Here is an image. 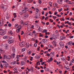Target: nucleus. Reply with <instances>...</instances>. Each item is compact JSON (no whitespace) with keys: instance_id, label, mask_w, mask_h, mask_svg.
I'll return each mask as SVG.
<instances>
[{"instance_id":"obj_1","label":"nucleus","mask_w":74,"mask_h":74,"mask_svg":"<svg viewBox=\"0 0 74 74\" xmlns=\"http://www.w3.org/2000/svg\"><path fill=\"white\" fill-rule=\"evenodd\" d=\"M28 8L26 7H25L24 8V10H22V11L23 13H25L27 12V11H28Z\"/></svg>"},{"instance_id":"obj_2","label":"nucleus","mask_w":74,"mask_h":74,"mask_svg":"<svg viewBox=\"0 0 74 74\" xmlns=\"http://www.w3.org/2000/svg\"><path fill=\"white\" fill-rule=\"evenodd\" d=\"M4 31L2 29H0V35H1V36H4Z\"/></svg>"},{"instance_id":"obj_3","label":"nucleus","mask_w":74,"mask_h":74,"mask_svg":"<svg viewBox=\"0 0 74 74\" xmlns=\"http://www.w3.org/2000/svg\"><path fill=\"white\" fill-rule=\"evenodd\" d=\"M8 40H9V41L8 42L9 43V44H11V43H12V42H14V40H12V39L11 38H9L8 39Z\"/></svg>"},{"instance_id":"obj_4","label":"nucleus","mask_w":74,"mask_h":74,"mask_svg":"<svg viewBox=\"0 0 74 74\" xmlns=\"http://www.w3.org/2000/svg\"><path fill=\"white\" fill-rule=\"evenodd\" d=\"M60 45L62 48H63L64 47V44L63 42H60Z\"/></svg>"},{"instance_id":"obj_5","label":"nucleus","mask_w":74,"mask_h":74,"mask_svg":"<svg viewBox=\"0 0 74 74\" xmlns=\"http://www.w3.org/2000/svg\"><path fill=\"white\" fill-rule=\"evenodd\" d=\"M19 27H20V28H19L18 29H16V31L17 33H19V32H20V29H21V28H22V27L21 25L19 26Z\"/></svg>"},{"instance_id":"obj_6","label":"nucleus","mask_w":74,"mask_h":74,"mask_svg":"<svg viewBox=\"0 0 74 74\" xmlns=\"http://www.w3.org/2000/svg\"><path fill=\"white\" fill-rule=\"evenodd\" d=\"M19 45L21 47H23V46H25V44L23 42H21L19 43Z\"/></svg>"},{"instance_id":"obj_7","label":"nucleus","mask_w":74,"mask_h":74,"mask_svg":"<svg viewBox=\"0 0 74 74\" xmlns=\"http://www.w3.org/2000/svg\"><path fill=\"white\" fill-rule=\"evenodd\" d=\"M24 17L25 18H27L28 17V16H29V14L28 13H26L24 14Z\"/></svg>"},{"instance_id":"obj_8","label":"nucleus","mask_w":74,"mask_h":74,"mask_svg":"<svg viewBox=\"0 0 74 74\" xmlns=\"http://www.w3.org/2000/svg\"><path fill=\"white\" fill-rule=\"evenodd\" d=\"M29 25H27V27H28V29L27 30L28 31V32H30V30H31V26H30L29 27Z\"/></svg>"},{"instance_id":"obj_9","label":"nucleus","mask_w":74,"mask_h":74,"mask_svg":"<svg viewBox=\"0 0 74 74\" xmlns=\"http://www.w3.org/2000/svg\"><path fill=\"white\" fill-rule=\"evenodd\" d=\"M55 54V53L53 52H51V53L50 55L51 57H53V54Z\"/></svg>"},{"instance_id":"obj_10","label":"nucleus","mask_w":74,"mask_h":74,"mask_svg":"<svg viewBox=\"0 0 74 74\" xmlns=\"http://www.w3.org/2000/svg\"><path fill=\"white\" fill-rule=\"evenodd\" d=\"M25 62L23 61L21 62V66H23V65H25Z\"/></svg>"},{"instance_id":"obj_11","label":"nucleus","mask_w":74,"mask_h":74,"mask_svg":"<svg viewBox=\"0 0 74 74\" xmlns=\"http://www.w3.org/2000/svg\"><path fill=\"white\" fill-rule=\"evenodd\" d=\"M0 26H3V21H1L0 23Z\"/></svg>"},{"instance_id":"obj_12","label":"nucleus","mask_w":74,"mask_h":74,"mask_svg":"<svg viewBox=\"0 0 74 74\" xmlns=\"http://www.w3.org/2000/svg\"><path fill=\"white\" fill-rule=\"evenodd\" d=\"M3 66L5 67H8V66H9V65L8 64H3Z\"/></svg>"},{"instance_id":"obj_13","label":"nucleus","mask_w":74,"mask_h":74,"mask_svg":"<svg viewBox=\"0 0 74 74\" xmlns=\"http://www.w3.org/2000/svg\"><path fill=\"white\" fill-rule=\"evenodd\" d=\"M72 44V42L71 41L66 43V45H71Z\"/></svg>"},{"instance_id":"obj_14","label":"nucleus","mask_w":74,"mask_h":74,"mask_svg":"<svg viewBox=\"0 0 74 74\" xmlns=\"http://www.w3.org/2000/svg\"><path fill=\"white\" fill-rule=\"evenodd\" d=\"M56 42L55 41H54L53 43V44L54 46V47H56Z\"/></svg>"},{"instance_id":"obj_15","label":"nucleus","mask_w":74,"mask_h":74,"mask_svg":"<svg viewBox=\"0 0 74 74\" xmlns=\"http://www.w3.org/2000/svg\"><path fill=\"white\" fill-rule=\"evenodd\" d=\"M65 38L63 36H61L60 38V40H63V39H64Z\"/></svg>"},{"instance_id":"obj_16","label":"nucleus","mask_w":74,"mask_h":74,"mask_svg":"<svg viewBox=\"0 0 74 74\" xmlns=\"http://www.w3.org/2000/svg\"><path fill=\"white\" fill-rule=\"evenodd\" d=\"M15 27V28H20V27H19V26H18V24H16Z\"/></svg>"},{"instance_id":"obj_17","label":"nucleus","mask_w":74,"mask_h":74,"mask_svg":"<svg viewBox=\"0 0 74 74\" xmlns=\"http://www.w3.org/2000/svg\"><path fill=\"white\" fill-rule=\"evenodd\" d=\"M27 52L28 55H30L31 54V52H31V51H30V50H28L27 51Z\"/></svg>"},{"instance_id":"obj_18","label":"nucleus","mask_w":74,"mask_h":74,"mask_svg":"<svg viewBox=\"0 0 74 74\" xmlns=\"http://www.w3.org/2000/svg\"><path fill=\"white\" fill-rule=\"evenodd\" d=\"M15 54L14 53H13L12 54V57H13V58H14L15 57Z\"/></svg>"},{"instance_id":"obj_19","label":"nucleus","mask_w":74,"mask_h":74,"mask_svg":"<svg viewBox=\"0 0 74 74\" xmlns=\"http://www.w3.org/2000/svg\"><path fill=\"white\" fill-rule=\"evenodd\" d=\"M21 24V25H22V26H24V24L23 23V21H20Z\"/></svg>"},{"instance_id":"obj_20","label":"nucleus","mask_w":74,"mask_h":74,"mask_svg":"<svg viewBox=\"0 0 74 74\" xmlns=\"http://www.w3.org/2000/svg\"><path fill=\"white\" fill-rule=\"evenodd\" d=\"M12 51H13V52L14 53H15V49L13 47L12 48Z\"/></svg>"},{"instance_id":"obj_21","label":"nucleus","mask_w":74,"mask_h":74,"mask_svg":"<svg viewBox=\"0 0 74 74\" xmlns=\"http://www.w3.org/2000/svg\"><path fill=\"white\" fill-rule=\"evenodd\" d=\"M9 34H10V35H12V34H13L12 32L11 31H9Z\"/></svg>"},{"instance_id":"obj_22","label":"nucleus","mask_w":74,"mask_h":74,"mask_svg":"<svg viewBox=\"0 0 74 74\" xmlns=\"http://www.w3.org/2000/svg\"><path fill=\"white\" fill-rule=\"evenodd\" d=\"M29 46V43H27L26 45V48H28Z\"/></svg>"},{"instance_id":"obj_23","label":"nucleus","mask_w":74,"mask_h":74,"mask_svg":"<svg viewBox=\"0 0 74 74\" xmlns=\"http://www.w3.org/2000/svg\"><path fill=\"white\" fill-rule=\"evenodd\" d=\"M7 55H4V56H3V59H7Z\"/></svg>"},{"instance_id":"obj_24","label":"nucleus","mask_w":74,"mask_h":74,"mask_svg":"<svg viewBox=\"0 0 74 74\" xmlns=\"http://www.w3.org/2000/svg\"><path fill=\"white\" fill-rule=\"evenodd\" d=\"M61 59L63 60V61H65V60H66V58H61Z\"/></svg>"},{"instance_id":"obj_25","label":"nucleus","mask_w":74,"mask_h":74,"mask_svg":"<svg viewBox=\"0 0 74 74\" xmlns=\"http://www.w3.org/2000/svg\"><path fill=\"white\" fill-rule=\"evenodd\" d=\"M14 73H16V69H15V68H14Z\"/></svg>"},{"instance_id":"obj_26","label":"nucleus","mask_w":74,"mask_h":74,"mask_svg":"<svg viewBox=\"0 0 74 74\" xmlns=\"http://www.w3.org/2000/svg\"><path fill=\"white\" fill-rule=\"evenodd\" d=\"M6 59H11V58H10V56H7Z\"/></svg>"},{"instance_id":"obj_27","label":"nucleus","mask_w":74,"mask_h":74,"mask_svg":"<svg viewBox=\"0 0 74 74\" xmlns=\"http://www.w3.org/2000/svg\"><path fill=\"white\" fill-rule=\"evenodd\" d=\"M13 15L14 16V18H16V13H14L13 14Z\"/></svg>"},{"instance_id":"obj_28","label":"nucleus","mask_w":74,"mask_h":74,"mask_svg":"<svg viewBox=\"0 0 74 74\" xmlns=\"http://www.w3.org/2000/svg\"><path fill=\"white\" fill-rule=\"evenodd\" d=\"M25 48H23L22 50V52H24V51H25Z\"/></svg>"},{"instance_id":"obj_29","label":"nucleus","mask_w":74,"mask_h":74,"mask_svg":"<svg viewBox=\"0 0 74 74\" xmlns=\"http://www.w3.org/2000/svg\"><path fill=\"white\" fill-rule=\"evenodd\" d=\"M56 5H57V4L56 3H55L53 5V6L54 7H56Z\"/></svg>"},{"instance_id":"obj_30","label":"nucleus","mask_w":74,"mask_h":74,"mask_svg":"<svg viewBox=\"0 0 74 74\" xmlns=\"http://www.w3.org/2000/svg\"><path fill=\"white\" fill-rule=\"evenodd\" d=\"M43 32L44 33H47V31L45 29H44L43 30Z\"/></svg>"},{"instance_id":"obj_31","label":"nucleus","mask_w":74,"mask_h":74,"mask_svg":"<svg viewBox=\"0 0 74 74\" xmlns=\"http://www.w3.org/2000/svg\"><path fill=\"white\" fill-rule=\"evenodd\" d=\"M0 67L1 68L3 67V65H2V64H0Z\"/></svg>"},{"instance_id":"obj_32","label":"nucleus","mask_w":74,"mask_h":74,"mask_svg":"<svg viewBox=\"0 0 74 74\" xmlns=\"http://www.w3.org/2000/svg\"><path fill=\"white\" fill-rule=\"evenodd\" d=\"M17 56L16 57V58L17 59H19V55H17Z\"/></svg>"},{"instance_id":"obj_33","label":"nucleus","mask_w":74,"mask_h":74,"mask_svg":"<svg viewBox=\"0 0 74 74\" xmlns=\"http://www.w3.org/2000/svg\"><path fill=\"white\" fill-rule=\"evenodd\" d=\"M52 4V2H50L49 3V5H50V6H51V7L52 6L51 5Z\"/></svg>"},{"instance_id":"obj_34","label":"nucleus","mask_w":74,"mask_h":74,"mask_svg":"<svg viewBox=\"0 0 74 74\" xmlns=\"http://www.w3.org/2000/svg\"><path fill=\"white\" fill-rule=\"evenodd\" d=\"M34 18H35V19H38V16H34Z\"/></svg>"},{"instance_id":"obj_35","label":"nucleus","mask_w":74,"mask_h":74,"mask_svg":"<svg viewBox=\"0 0 74 74\" xmlns=\"http://www.w3.org/2000/svg\"><path fill=\"white\" fill-rule=\"evenodd\" d=\"M8 26H9V27H11V23H9L8 24Z\"/></svg>"},{"instance_id":"obj_36","label":"nucleus","mask_w":74,"mask_h":74,"mask_svg":"<svg viewBox=\"0 0 74 74\" xmlns=\"http://www.w3.org/2000/svg\"><path fill=\"white\" fill-rule=\"evenodd\" d=\"M40 62H42V58H41L40 59Z\"/></svg>"},{"instance_id":"obj_37","label":"nucleus","mask_w":74,"mask_h":74,"mask_svg":"<svg viewBox=\"0 0 74 74\" xmlns=\"http://www.w3.org/2000/svg\"><path fill=\"white\" fill-rule=\"evenodd\" d=\"M1 7L3 9H4V6L3 5H1Z\"/></svg>"},{"instance_id":"obj_38","label":"nucleus","mask_w":74,"mask_h":74,"mask_svg":"<svg viewBox=\"0 0 74 74\" xmlns=\"http://www.w3.org/2000/svg\"><path fill=\"white\" fill-rule=\"evenodd\" d=\"M37 44L36 43H35L34 44V47H37Z\"/></svg>"},{"instance_id":"obj_39","label":"nucleus","mask_w":74,"mask_h":74,"mask_svg":"<svg viewBox=\"0 0 74 74\" xmlns=\"http://www.w3.org/2000/svg\"><path fill=\"white\" fill-rule=\"evenodd\" d=\"M48 47L49 48H51V47H52V46L51 45H49Z\"/></svg>"},{"instance_id":"obj_40","label":"nucleus","mask_w":74,"mask_h":74,"mask_svg":"<svg viewBox=\"0 0 74 74\" xmlns=\"http://www.w3.org/2000/svg\"><path fill=\"white\" fill-rule=\"evenodd\" d=\"M36 12H38V11H39V10H38V9H36Z\"/></svg>"},{"instance_id":"obj_41","label":"nucleus","mask_w":74,"mask_h":74,"mask_svg":"<svg viewBox=\"0 0 74 74\" xmlns=\"http://www.w3.org/2000/svg\"><path fill=\"white\" fill-rule=\"evenodd\" d=\"M39 4H41V0H39Z\"/></svg>"},{"instance_id":"obj_42","label":"nucleus","mask_w":74,"mask_h":74,"mask_svg":"<svg viewBox=\"0 0 74 74\" xmlns=\"http://www.w3.org/2000/svg\"><path fill=\"white\" fill-rule=\"evenodd\" d=\"M28 24V23L27 22H26L25 23V25H27Z\"/></svg>"},{"instance_id":"obj_43","label":"nucleus","mask_w":74,"mask_h":74,"mask_svg":"<svg viewBox=\"0 0 74 74\" xmlns=\"http://www.w3.org/2000/svg\"><path fill=\"white\" fill-rule=\"evenodd\" d=\"M7 36H4L3 37V38H7Z\"/></svg>"},{"instance_id":"obj_44","label":"nucleus","mask_w":74,"mask_h":74,"mask_svg":"<svg viewBox=\"0 0 74 74\" xmlns=\"http://www.w3.org/2000/svg\"><path fill=\"white\" fill-rule=\"evenodd\" d=\"M51 19H49V21H51V22H53V21H52L51 20Z\"/></svg>"},{"instance_id":"obj_45","label":"nucleus","mask_w":74,"mask_h":74,"mask_svg":"<svg viewBox=\"0 0 74 74\" xmlns=\"http://www.w3.org/2000/svg\"><path fill=\"white\" fill-rule=\"evenodd\" d=\"M45 63V62H42L41 64L42 65H43Z\"/></svg>"},{"instance_id":"obj_46","label":"nucleus","mask_w":74,"mask_h":74,"mask_svg":"<svg viewBox=\"0 0 74 74\" xmlns=\"http://www.w3.org/2000/svg\"><path fill=\"white\" fill-rule=\"evenodd\" d=\"M50 61H51L52 60H53V59H52V58H50Z\"/></svg>"},{"instance_id":"obj_47","label":"nucleus","mask_w":74,"mask_h":74,"mask_svg":"<svg viewBox=\"0 0 74 74\" xmlns=\"http://www.w3.org/2000/svg\"><path fill=\"white\" fill-rule=\"evenodd\" d=\"M45 71H48L49 70V68H46V69H45Z\"/></svg>"},{"instance_id":"obj_48","label":"nucleus","mask_w":74,"mask_h":74,"mask_svg":"<svg viewBox=\"0 0 74 74\" xmlns=\"http://www.w3.org/2000/svg\"><path fill=\"white\" fill-rule=\"evenodd\" d=\"M11 64H12V65L14 64V62H11Z\"/></svg>"},{"instance_id":"obj_49","label":"nucleus","mask_w":74,"mask_h":74,"mask_svg":"<svg viewBox=\"0 0 74 74\" xmlns=\"http://www.w3.org/2000/svg\"><path fill=\"white\" fill-rule=\"evenodd\" d=\"M49 14H50V15H51V14H52V13H51V11H49Z\"/></svg>"},{"instance_id":"obj_50","label":"nucleus","mask_w":74,"mask_h":74,"mask_svg":"<svg viewBox=\"0 0 74 74\" xmlns=\"http://www.w3.org/2000/svg\"><path fill=\"white\" fill-rule=\"evenodd\" d=\"M18 38L19 39H20V40H21V36L19 35H18Z\"/></svg>"},{"instance_id":"obj_51","label":"nucleus","mask_w":74,"mask_h":74,"mask_svg":"<svg viewBox=\"0 0 74 74\" xmlns=\"http://www.w3.org/2000/svg\"><path fill=\"white\" fill-rule=\"evenodd\" d=\"M40 37H43V35L41 34H40Z\"/></svg>"},{"instance_id":"obj_52","label":"nucleus","mask_w":74,"mask_h":74,"mask_svg":"<svg viewBox=\"0 0 74 74\" xmlns=\"http://www.w3.org/2000/svg\"><path fill=\"white\" fill-rule=\"evenodd\" d=\"M21 35H23V33H24L23 32V31H22V32H21Z\"/></svg>"},{"instance_id":"obj_53","label":"nucleus","mask_w":74,"mask_h":74,"mask_svg":"<svg viewBox=\"0 0 74 74\" xmlns=\"http://www.w3.org/2000/svg\"><path fill=\"white\" fill-rule=\"evenodd\" d=\"M43 10H47V8H43Z\"/></svg>"},{"instance_id":"obj_54","label":"nucleus","mask_w":74,"mask_h":74,"mask_svg":"<svg viewBox=\"0 0 74 74\" xmlns=\"http://www.w3.org/2000/svg\"><path fill=\"white\" fill-rule=\"evenodd\" d=\"M14 64H16V61H14Z\"/></svg>"},{"instance_id":"obj_55","label":"nucleus","mask_w":74,"mask_h":74,"mask_svg":"<svg viewBox=\"0 0 74 74\" xmlns=\"http://www.w3.org/2000/svg\"><path fill=\"white\" fill-rule=\"evenodd\" d=\"M32 33H34H34H36V32H35V30H34L32 32Z\"/></svg>"},{"instance_id":"obj_56","label":"nucleus","mask_w":74,"mask_h":74,"mask_svg":"<svg viewBox=\"0 0 74 74\" xmlns=\"http://www.w3.org/2000/svg\"><path fill=\"white\" fill-rule=\"evenodd\" d=\"M40 72L41 73H43V72H44V71L43 70H41Z\"/></svg>"},{"instance_id":"obj_57","label":"nucleus","mask_w":74,"mask_h":74,"mask_svg":"<svg viewBox=\"0 0 74 74\" xmlns=\"http://www.w3.org/2000/svg\"><path fill=\"white\" fill-rule=\"evenodd\" d=\"M49 22H47V23H46V24L47 25H49Z\"/></svg>"},{"instance_id":"obj_58","label":"nucleus","mask_w":74,"mask_h":74,"mask_svg":"<svg viewBox=\"0 0 74 74\" xmlns=\"http://www.w3.org/2000/svg\"><path fill=\"white\" fill-rule=\"evenodd\" d=\"M35 54L34 53H32V56H34Z\"/></svg>"},{"instance_id":"obj_59","label":"nucleus","mask_w":74,"mask_h":74,"mask_svg":"<svg viewBox=\"0 0 74 74\" xmlns=\"http://www.w3.org/2000/svg\"><path fill=\"white\" fill-rule=\"evenodd\" d=\"M47 56H50V54H49L47 53Z\"/></svg>"},{"instance_id":"obj_60","label":"nucleus","mask_w":74,"mask_h":74,"mask_svg":"<svg viewBox=\"0 0 74 74\" xmlns=\"http://www.w3.org/2000/svg\"><path fill=\"white\" fill-rule=\"evenodd\" d=\"M72 63H74V60L73 59H72Z\"/></svg>"},{"instance_id":"obj_61","label":"nucleus","mask_w":74,"mask_h":74,"mask_svg":"<svg viewBox=\"0 0 74 74\" xmlns=\"http://www.w3.org/2000/svg\"><path fill=\"white\" fill-rule=\"evenodd\" d=\"M57 14H58V13L56 12L54 13V15H56Z\"/></svg>"},{"instance_id":"obj_62","label":"nucleus","mask_w":74,"mask_h":74,"mask_svg":"<svg viewBox=\"0 0 74 74\" xmlns=\"http://www.w3.org/2000/svg\"><path fill=\"white\" fill-rule=\"evenodd\" d=\"M2 63H5V61H2Z\"/></svg>"},{"instance_id":"obj_63","label":"nucleus","mask_w":74,"mask_h":74,"mask_svg":"<svg viewBox=\"0 0 74 74\" xmlns=\"http://www.w3.org/2000/svg\"><path fill=\"white\" fill-rule=\"evenodd\" d=\"M48 36H45V38H48Z\"/></svg>"},{"instance_id":"obj_64","label":"nucleus","mask_w":74,"mask_h":74,"mask_svg":"<svg viewBox=\"0 0 74 74\" xmlns=\"http://www.w3.org/2000/svg\"><path fill=\"white\" fill-rule=\"evenodd\" d=\"M72 45H74V42L73 43L72 42Z\"/></svg>"}]
</instances>
